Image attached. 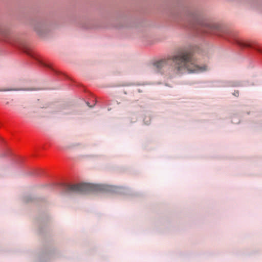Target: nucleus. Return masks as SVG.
Returning a JSON list of instances; mask_svg holds the SVG:
<instances>
[{"instance_id":"obj_1","label":"nucleus","mask_w":262,"mask_h":262,"mask_svg":"<svg viewBox=\"0 0 262 262\" xmlns=\"http://www.w3.org/2000/svg\"><path fill=\"white\" fill-rule=\"evenodd\" d=\"M169 59L172 62L170 67L172 75H179L185 72L194 73L206 70V66L199 65L189 50H181L171 56Z\"/></svg>"},{"instance_id":"obj_2","label":"nucleus","mask_w":262,"mask_h":262,"mask_svg":"<svg viewBox=\"0 0 262 262\" xmlns=\"http://www.w3.org/2000/svg\"><path fill=\"white\" fill-rule=\"evenodd\" d=\"M98 186L88 183L64 185V191L65 193H86L89 191H94L98 189Z\"/></svg>"},{"instance_id":"obj_3","label":"nucleus","mask_w":262,"mask_h":262,"mask_svg":"<svg viewBox=\"0 0 262 262\" xmlns=\"http://www.w3.org/2000/svg\"><path fill=\"white\" fill-rule=\"evenodd\" d=\"M18 46L19 47V48L23 50V52L26 53L27 54L30 56L32 58L35 59L36 60H38V61L40 62L39 60H38L37 57L35 56L34 53L30 51L29 49L27 46L21 43L18 45Z\"/></svg>"},{"instance_id":"obj_4","label":"nucleus","mask_w":262,"mask_h":262,"mask_svg":"<svg viewBox=\"0 0 262 262\" xmlns=\"http://www.w3.org/2000/svg\"><path fill=\"white\" fill-rule=\"evenodd\" d=\"M166 63V60H161L155 63L153 65V68L155 69V70L158 71L160 70H161L162 67H164V65H165Z\"/></svg>"},{"instance_id":"obj_5","label":"nucleus","mask_w":262,"mask_h":262,"mask_svg":"<svg viewBox=\"0 0 262 262\" xmlns=\"http://www.w3.org/2000/svg\"><path fill=\"white\" fill-rule=\"evenodd\" d=\"M36 89H0V92L18 91H35Z\"/></svg>"},{"instance_id":"obj_6","label":"nucleus","mask_w":262,"mask_h":262,"mask_svg":"<svg viewBox=\"0 0 262 262\" xmlns=\"http://www.w3.org/2000/svg\"><path fill=\"white\" fill-rule=\"evenodd\" d=\"M206 28H207V32L209 33H213L214 31L219 29V26L216 25L208 24L206 26Z\"/></svg>"},{"instance_id":"obj_7","label":"nucleus","mask_w":262,"mask_h":262,"mask_svg":"<svg viewBox=\"0 0 262 262\" xmlns=\"http://www.w3.org/2000/svg\"><path fill=\"white\" fill-rule=\"evenodd\" d=\"M7 34H8V32L6 31H5V30L0 28V34L1 35H2L3 36L5 37V36H7Z\"/></svg>"},{"instance_id":"obj_8","label":"nucleus","mask_w":262,"mask_h":262,"mask_svg":"<svg viewBox=\"0 0 262 262\" xmlns=\"http://www.w3.org/2000/svg\"><path fill=\"white\" fill-rule=\"evenodd\" d=\"M237 44L242 47H248V45H247L246 43L242 42L240 41H237Z\"/></svg>"},{"instance_id":"obj_9","label":"nucleus","mask_w":262,"mask_h":262,"mask_svg":"<svg viewBox=\"0 0 262 262\" xmlns=\"http://www.w3.org/2000/svg\"><path fill=\"white\" fill-rule=\"evenodd\" d=\"M233 95L236 96V97H238V91H235V92H234Z\"/></svg>"}]
</instances>
